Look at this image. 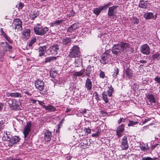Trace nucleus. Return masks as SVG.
<instances>
[{"instance_id": "c9c22d12", "label": "nucleus", "mask_w": 160, "mask_h": 160, "mask_svg": "<svg viewBox=\"0 0 160 160\" xmlns=\"http://www.w3.org/2000/svg\"><path fill=\"white\" fill-rule=\"evenodd\" d=\"M152 58L154 60H155L156 59L159 60L160 59V54L158 52H157L152 55Z\"/></svg>"}, {"instance_id": "49530a36", "label": "nucleus", "mask_w": 160, "mask_h": 160, "mask_svg": "<svg viewBox=\"0 0 160 160\" xmlns=\"http://www.w3.org/2000/svg\"><path fill=\"white\" fill-rule=\"evenodd\" d=\"M132 88H133L134 91H136L138 89L139 85L138 84L135 83L132 86Z\"/></svg>"}, {"instance_id": "0eeeda50", "label": "nucleus", "mask_w": 160, "mask_h": 160, "mask_svg": "<svg viewBox=\"0 0 160 160\" xmlns=\"http://www.w3.org/2000/svg\"><path fill=\"white\" fill-rule=\"evenodd\" d=\"M7 102L9 107L12 109H16L19 107L18 102L13 99H8Z\"/></svg>"}, {"instance_id": "a19ab883", "label": "nucleus", "mask_w": 160, "mask_h": 160, "mask_svg": "<svg viewBox=\"0 0 160 160\" xmlns=\"http://www.w3.org/2000/svg\"><path fill=\"white\" fill-rule=\"evenodd\" d=\"M113 91V88L112 87L109 88V89L108 90L107 92L109 97H111L112 95V93Z\"/></svg>"}, {"instance_id": "5701e85b", "label": "nucleus", "mask_w": 160, "mask_h": 160, "mask_svg": "<svg viewBox=\"0 0 160 160\" xmlns=\"http://www.w3.org/2000/svg\"><path fill=\"white\" fill-rule=\"evenodd\" d=\"M147 102H148L151 103L155 102V97L152 94H149L147 96Z\"/></svg>"}, {"instance_id": "680f3d73", "label": "nucleus", "mask_w": 160, "mask_h": 160, "mask_svg": "<svg viewBox=\"0 0 160 160\" xmlns=\"http://www.w3.org/2000/svg\"><path fill=\"white\" fill-rule=\"evenodd\" d=\"M151 120L150 118H145L144 121L142 122L143 124H144L148 122V121H150Z\"/></svg>"}, {"instance_id": "4468645a", "label": "nucleus", "mask_w": 160, "mask_h": 160, "mask_svg": "<svg viewBox=\"0 0 160 160\" xmlns=\"http://www.w3.org/2000/svg\"><path fill=\"white\" fill-rule=\"evenodd\" d=\"M122 142L120 146L122 150L127 149L128 148V145L127 141V138L124 136L122 139Z\"/></svg>"}, {"instance_id": "a211bd4d", "label": "nucleus", "mask_w": 160, "mask_h": 160, "mask_svg": "<svg viewBox=\"0 0 160 160\" xmlns=\"http://www.w3.org/2000/svg\"><path fill=\"white\" fill-rule=\"evenodd\" d=\"M52 137V132L49 130H46L44 133V139L46 142L51 140Z\"/></svg>"}, {"instance_id": "2f4dec72", "label": "nucleus", "mask_w": 160, "mask_h": 160, "mask_svg": "<svg viewBox=\"0 0 160 160\" xmlns=\"http://www.w3.org/2000/svg\"><path fill=\"white\" fill-rule=\"evenodd\" d=\"M4 134L6 140L9 142L12 136L10 134L9 132H7V131L4 132Z\"/></svg>"}, {"instance_id": "e433bc0d", "label": "nucleus", "mask_w": 160, "mask_h": 160, "mask_svg": "<svg viewBox=\"0 0 160 160\" xmlns=\"http://www.w3.org/2000/svg\"><path fill=\"white\" fill-rule=\"evenodd\" d=\"M101 132V129H98L96 132L92 134V136L93 137H98L100 135Z\"/></svg>"}, {"instance_id": "6e6d98bb", "label": "nucleus", "mask_w": 160, "mask_h": 160, "mask_svg": "<svg viewBox=\"0 0 160 160\" xmlns=\"http://www.w3.org/2000/svg\"><path fill=\"white\" fill-rule=\"evenodd\" d=\"M153 158L150 157H143L142 160H153Z\"/></svg>"}, {"instance_id": "f257e3e1", "label": "nucleus", "mask_w": 160, "mask_h": 160, "mask_svg": "<svg viewBox=\"0 0 160 160\" xmlns=\"http://www.w3.org/2000/svg\"><path fill=\"white\" fill-rule=\"evenodd\" d=\"M129 46V43L124 42H121L114 44L112 48V53L118 56L119 55L121 52L125 53L126 49Z\"/></svg>"}, {"instance_id": "c756f323", "label": "nucleus", "mask_w": 160, "mask_h": 160, "mask_svg": "<svg viewBox=\"0 0 160 160\" xmlns=\"http://www.w3.org/2000/svg\"><path fill=\"white\" fill-rule=\"evenodd\" d=\"M57 58L55 57H49L45 58V62L47 63L49 62H51L56 60Z\"/></svg>"}, {"instance_id": "e2e57ef3", "label": "nucleus", "mask_w": 160, "mask_h": 160, "mask_svg": "<svg viewBox=\"0 0 160 160\" xmlns=\"http://www.w3.org/2000/svg\"><path fill=\"white\" fill-rule=\"evenodd\" d=\"M78 62L79 63L77 64V63H78V62H77V61L75 60V67H78L80 66V65H81V62Z\"/></svg>"}, {"instance_id": "423d86ee", "label": "nucleus", "mask_w": 160, "mask_h": 160, "mask_svg": "<svg viewBox=\"0 0 160 160\" xmlns=\"http://www.w3.org/2000/svg\"><path fill=\"white\" fill-rule=\"evenodd\" d=\"M118 7V6L115 5L110 7L109 8L108 15L109 17L110 18L112 17L113 18L117 17V16L116 15V14L117 11L116 9Z\"/></svg>"}, {"instance_id": "dca6fc26", "label": "nucleus", "mask_w": 160, "mask_h": 160, "mask_svg": "<svg viewBox=\"0 0 160 160\" xmlns=\"http://www.w3.org/2000/svg\"><path fill=\"white\" fill-rule=\"evenodd\" d=\"M150 5V3L146 1H140L138 6L142 8L146 9Z\"/></svg>"}, {"instance_id": "052dcab7", "label": "nucleus", "mask_w": 160, "mask_h": 160, "mask_svg": "<svg viewBox=\"0 0 160 160\" xmlns=\"http://www.w3.org/2000/svg\"><path fill=\"white\" fill-rule=\"evenodd\" d=\"M80 112L82 114H85L87 112L86 109H81L80 110Z\"/></svg>"}, {"instance_id": "7c9ffc66", "label": "nucleus", "mask_w": 160, "mask_h": 160, "mask_svg": "<svg viewBox=\"0 0 160 160\" xmlns=\"http://www.w3.org/2000/svg\"><path fill=\"white\" fill-rule=\"evenodd\" d=\"M1 35L2 36L6 39L8 41L9 43L12 44L13 42V40L11 39L10 37H8L5 32L1 34Z\"/></svg>"}, {"instance_id": "ddd939ff", "label": "nucleus", "mask_w": 160, "mask_h": 160, "mask_svg": "<svg viewBox=\"0 0 160 160\" xmlns=\"http://www.w3.org/2000/svg\"><path fill=\"white\" fill-rule=\"evenodd\" d=\"M143 17L147 20H150L153 18L156 19L157 18V15L156 14L154 15L152 12H146L143 14Z\"/></svg>"}, {"instance_id": "20e7f679", "label": "nucleus", "mask_w": 160, "mask_h": 160, "mask_svg": "<svg viewBox=\"0 0 160 160\" xmlns=\"http://www.w3.org/2000/svg\"><path fill=\"white\" fill-rule=\"evenodd\" d=\"M111 50H107L102 55V58L100 60V62L103 64L108 63L111 59Z\"/></svg>"}, {"instance_id": "13d9d810", "label": "nucleus", "mask_w": 160, "mask_h": 160, "mask_svg": "<svg viewBox=\"0 0 160 160\" xmlns=\"http://www.w3.org/2000/svg\"><path fill=\"white\" fill-rule=\"evenodd\" d=\"M24 6V4L21 2H20L18 4V8L19 9H22Z\"/></svg>"}, {"instance_id": "79ce46f5", "label": "nucleus", "mask_w": 160, "mask_h": 160, "mask_svg": "<svg viewBox=\"0 0 160 160\" xmlns=\"http://www.w3.org/2000/svg\"><path fill=\"white\" fill-rule=\"evenodd\" d=\"M138 123V122L133 121L130 120L129 121V123L128 124V126L129 127L135 125Z\"/></svg>"}, {"instance_id": "39448f33", "label": "nucleus", "mask_w": 160, "mask_h": 160, "mask_svg": "<svg viewBox=\"0 0 160 160\" xmlns=\"http://www.w3.org/2000/svg\"><path fill=\"white\" fill-rule=\"evenodd\" d=\"M1 46L3 48V51L0 52L1 54V57L0 58V60L2 61L3 60L2 57L5 55V52L8 51V49H12V46L9 45L7 42H2L0 43Z\"/></svg>"}, {"instance_id": "603ef678", "label": "nucleus", "mask_w": 160, "mask_h": 160, "mask_svg": "<svg viewBox=\"0 0 160 160\" xmlns=\"http://www.w3.org/2000/svg\"><path fill=\"white\" fill-rule=\"evenodd\" d=\"M140 147L142 151H145L147 150V149H146V148L144 145L140 144Z\"/></svg>"}, {"instance_id": "de8ad7c7", "label": "nucleus", "mask_w": 160, "mask_h": 160, "mask_svg": "<svg viewBox=\"0 0 160 160\" xmlns=\"http://www.w3.org/2000/svg\"><path fill=\"white\" fill-rule=\"evenodd\" d=\"M4 122L3 120L0 121V132L4 128Z\"/></svg>"}, {"instance_id": "412c9836", "label": "nucleus", "mask_w": 160, "mask_h": 160, "mask_svg": "<svg viewBox=\"0 0 160 160\" xmlns=\"http://www.w3.org/2000/svg\"><path fill=\"white\" fill-rule=\"evenodd\" d=\"M48 48L47 46L46 45L40 47L38 48L39 56H41L44 55Z\"/></svg>"}, {"instance_id": "58836bf2", "label": "nucleus", "mask_w": 160, "mask_h": 160, "mask_svg": "<svg viewBox=\"0 0 160 160\" xmlns=\"http://www.w3.org/2000/svg\"><path fill=\"white\" fill-rule=\"evenodd\" d=\"M101 11L100 7L96 8L94 9L93 13L96 15L98 16L99 14Z\"/></svg>"}, {"instance_id": "4c0bfd02", "label": "nucleus", "mask_w": 160, "mask_h": 160, "mask_svg": "<svg viewBox=\"0 0 160 160\" xmlns=\"http://www.w3.org/2000/svg\"><path fill=\"white\" fill-rule=\"evenodd\" d=\"M119 70L117 67H115L114 68L113 74L112 76L113 77L116 78L117 77V75L118 74Z\"/></svg>"}, {"instance_id": "bb28decb", "label": "nucleus", "mask_w": 160, "mask_h": 160, "mask_svg": "<svg viewBox=\"0 0 160 160\" xmlns=\"http://www.w3.org/2000/svg\"><path fill=\"white\" fill-rule=\"evenodd\" d=\"M102 98L103 100L104 101L105 103H107L108 102V93L107 91H104L102 92Z\"/></svg>"}, {"instance_id": "bf43d9fd", "label": "nucleus", "mask_w": 160, "mask_h": 160, "mask_svg": "<svg viewBox=\"0 0 160 160\" xmlns=\"http://www.w3.org/2000/svg\"><path fill=\"white\" fill-rule=\"evenodd\" d=\"M125 120V119L123 118H120L118 121V124H120L121 122H124V121Z\"/></svg>"}, {"instance_id": "f704fd0d", "label": "nucleus", "mask_w": 160, "mask_h": 160, "mask_svg": "<svg viewBox=\"0 0 160 160\" xmlns=\"http://www.w3.org/2000/svg\"><path fill=\"white\" fill-rule=\"evenodd\" d=\"M84 71L83 70H81L79 72H75L73 74V76L75 77L82 76L83 74Z\"/></svg>"}, {"instance_id": "f03ea898", "label": "nucleus", "mask_w": 160, "mask_h": 160, "mask_svg": "<svg viewBox=\"0 0 160 160\" xmlns=\"http://www.w3.org/2000/svg\"><path fill=\"white\" fill-rule=\"evenodd\" d=\"M33 29L36 34L42 36L46 34L48 31V28L43 27L40 24L38 23L34 27Z\"/></svg>"}, {"instance_id": "9b49d317", "label": "nucleus", "mask_w": 160, "mask_h": 160, "mask_svg": "<svg viewBox=\"0 0 160 160\" xmlns=\"http://www.w3.org/2000/svg\"><path fill=\"white\" fill-rule=\"evenodd\" d=\"M32 126V123L30 121L28 122L25 127L23 131V133L24 135V138H26L29 133L30 131L31 127Z\"/></svg>"}, {"instance_id": "b1692460", "label": "nucleus", "mask_w": 160, "mask_h": 160, "mask_svg": "<svg viewBox=\"0 0 160 160\" xmlns=\"http://www.w3.org/2000/svg\"><path fill=\"white\" fill-rule=\"evenodd\" d=\"M78 28V24L74 23L68 28L67 31L69 32H72L75 31Z\"/></svg>"}, {"instance_id": "1a4fd4ad", "label": "nucleus", "mask_w": 160, "mask_h": 160, "mask_svg": "<svg viewBox=\"0 0 160 160\" xmlns=\"http://www.w3.org/2000/svg\"><path fill=\"white\" fill-rule=\"evenodd\" d=\"M140 52L143 54L148 55L150 53V48L147 44L141 46L140 48Z\"/></svg>"}, {"instance_id": "8fccbe9b", "label": "nucleus", "mask_w": 160, "mask_h": 160, "mask_svg": "<svg viewBox=\"0 0 160 160\" xmlns=\"http://www.w3.org/2000/svg\"><path fill=\"white\" fill-rule=\"evenodd\" d=\"M75 12H73V10H72L70 13L67 14V16L69 18L72 17L74 15Z\"/></svg>"}, {"instance_id": "a878e982", "label": "nucleus", "mask_w": 160, "mask_h": 160, "mask_svg": "<svg viewBox=\"0 0 160 160\" xmlns=\"http://www.w3.org/2000/svg\"><path fill=\"white\" fill-rule=\"evenodd\" d=\"M86 87L88 90H90L92 88V83L91 80L89 78H87L85 83Z\"/></svg>"}, {"instance_id": "72a5a7b5", "label": "nucleus", "mask_w": 160, "mask_h": 160, "mask_svg": "<svg viewBox=\"0 0 160 160\" xmlns=\"http://www.w3.org/2000/svg\"><path fill=\"white\" fill-rule=\"evenodd\" d=\"M112 5L111 2H108V3L105 4L103 6H102L100 7L101 10H106L109 6H111Z\"/></svg>"}, {"instance_id": "f8f14e48", "label": "nucleus", "mask_w": 160, "mask_h": 160, "mask_svg": "<svg viewBox=\"0 0 160 160\" xmlns=\"http://www.w3.org/2000/svg\"><path fill=\"white\" fill-rule=\"evenodd\" d=\"M14 25H15V29H17L18 31H20L22 29V22L20 19L18 18L15 19Z\"/></svg>"}, {"instance_id": "3c124183", "label": "nucleus", "mask_w": 160, "mask_h": 160, "mask_svg": "<svg viewBox=\"0 0 160 160\" xmlns=\"http://www.w3.org/2000/svg\"><path fill=\"white\" fill-rule=\"evenodd\" d=\"M129 47L126 49V52H127V51H129L131 53H133L134 52V50L132 48L130 47L129 43Z\"/></svg>"}, {"instance_id": "338daca9", "label": "nucleus", "mask_w": 160, "mask_h": 160, "mask_svg": "<svg viewBox=\"0 0 160 160\" xmlns=\"http://www.w3.org/2000/svg\"><path fill=\"white\" fill-rule=\"evenodd\" d=\"M24 92V93L27 95L28 96H30L32 95L31 93L27 91H25Z\"/></svg>"}, {"instance_id": "4be33fe9", "label": "nucleus", "mask_w": 160, "mask_h": 160, "mask_svg": "<svg viewBox=\"0 0 160 160\" xmlns=\"http://www.w3.org/2000/svg\"><path fill=\"white\" fill-rule=\"evenodd\" d=\"M31 31L29 29H27L23 31L22 37L25 39H28L30 37Z\"/></svg>"}, {"instance_id": "09e8293b", "label": "nucleus", "mask_w": 160, "mask_h": 160, "mask_svg": "<svg viewBox=\"0 0 160 160\" xmlns=\"http://www.w3.org/2000/svg\"><path fill=\"white\" fill-rule=\"evenodd\" d=\"M100 72L99 74L100 77L102 78H104L105 77V74L104 72L102 71H100Z\"/></svg>"}, {"instance_id": "9d476101", "label": "nucleus", "mask_w": 160, "mask_h": 160, "mask_svg": "<svg viewBox=\"0 0 160 160\" xmlns=\"http://www.w3.org/2000/svg\"><path fill=\"white\" fill-rule=\"evenodd\" d=\"M20 138L18 136H12L8 142V146L12 147L13 145L16 144L20 140Z\"/></svg>"}, {"instance_id": "0e129e2a", "label": "nucleus", "mask_w": 160, "mask_h": 160, "mask_svg": "<svg viewBox=\"0 0 160 160\" xmlns=\"http://www.w3.org/2000/svg\"><path fill=\"white\" fill-rule=\"evenodd\" d=\"M4 160H19L18 159L13 158L11 157H9V158H7L6 159H4Z\"/></svg>"}, {"instance_id": "864d4df0", "label": "nucleus", "mask_w": 160, "mask_h": 160, "mask_svg": "<svg viewBox=\"0 0 160 160\" xmlns=\"http://www.w3.org/2000/svg\"><path fill=\"white\" fill-rule=\"evenodd\" d=\"M154 80L160 85V77L157 76L154 78Z\"/></svg>"}, {"instance_id": "a18cd8bd", "label": "nucleus", "mask_w": 160, "mask_h": 160, "mask_svg": "<svg viewBox=\"0 0 160 160\" xmlns=\"http://www.w3.org/2000/svg\"><path fill=\"white\" fill-rule=\"evenodd\" d=\"M132 22L134 24H137L139 22V20L136 17H134L132 19Z\"/></svg>"}, {"instance_id": "2eb2a0df", "label": "nucleus", "mask_w": 160, "mask_h": 160, "mask_svg": "<svg viewBox=\"0 0 160 160\" xmlns=\"http://www.w3.org/2000/svg\"><path fill=\"white\" fill-rule=\"evenodd\" d=\"M62 43L64 47L70 46L71 44V38L70 37H66L62 40Z\"/></svg>"}, {"instance_id": "c03bdc74", "label": "nucleus", "mask_w": 160, "mask_h": 160, "mask_svg": "<svg viewBox=\"0 0 160 160\" xmlns=\"http://www.w3.org/2000/svg\"><path fill=\"white\" fill-rule=\"evenodd\" d=\"M38 16L37 13L34 12L32 14H30L29 15L30 17L32 20L36 18Z\"/></svg>"}, {"instance_id": "aec40b11", "label": "nucleus", "mask_w": 160, "mask_h": 160, "mask_svg": "<svg viewBox=\"0 0 160 160\" xmlns=\"http://www.w3.org/2000/svg\"><path fill=\"white\" fill-rule=\"evenodd\" d=\"M42 108L48 112H54L56 111V108L55 107L51 105L48 106L42 105Z\"/></svg>"}, {"instance_id": "7ed1b4c3", "label": "nucleus", "mask_w": 160, "mask_h": 160, "mask_svg": "<svg viewBox=\"0 0 160 160\" xmlns=\"http://www.w3.org/2000/svg\"><path fill=\"white\" fill-rule=\"evenodd\" d=\"M80 54L78 47L75 45L70 49L68 56L70 58H78L80 56Z\"/></svg>"}, {"instance_id": "393cba45", "label": "nucleus", "mask_w": 160, "mask_h": 160, "mask_svg": "<svg viewBox=\"0 0 160 160\" xmlns=\"http://www.w3.org/2000/svg\"><path fill=\"white\" fill-rule=\"evenodd\" d=\"M63 19L56 20L54 22L50 23L49 24V25L51 27H55L60 25L63 22Z\"/></svg>"}, {"instance_id": "5fc2aeb1", "label": "nucleus", "mask_w": 160, "mask_h": 160, "mask_svg": "<svg viewBox=\"0 0 160 160\" xmlns=\"http://www.w3.org/2000/svg\"><path fill=\"white\" fill-rule=\"evenodd\" d=\"M94 94H95V99L97 101H99L100 100V98L99 97L98 94L97 92H95L94 93Z\"/></svg>"}, {"instance_id": "f3484780", "label": "nucleus", "mask_w": 160, "mask_h": 160, "mask_svg": "<svg viewBox=\"0 0 160 160\" xmlns=\"http://www.w3.org/2000/svg\"><path fill=\"white\" fill-rule=\"evenodd\" d=\"M59 46L57 44H54L49 48V49L51 53L54 55L57 54L58 51L59 50Z\"/></svg>"}, {"instance_id": "6ab92c4d", "label": "nucleus", "mask_w": 160, "mask_h": 160, "mask_svg": "<svg viewBox=\"0 0 160 160\" xmlns=\"http://www.w3.org/2000/svg\"><path fill=\"white\" fill-rule=\"evenodd\" d=\"M124 130V125L122 124L119 126L116 130L117 134L118 137L121 136Z\"/></svg>"}, {"instance_id": "37998d69", "label": "nucleus", "mask_w": 160, "mask_h": 160, "mask_svg": "<svg viewBox=\"0 0 160 160\" xmlns=\"http://www.w3.org/2000/svg\"><path fill=\"white\" fill-rule=\"evenodd\" d=\"M50 76L52 78H54L57 76V73L55 71H50L49 73Z\"/></svg>"}, {"instance_id": "6e6552de", "label": "nucleus", "mask_w": 160, "mask_h": 160, "mask_svg": "<svg viewBox=\"0 0 160 160\" xmlns=\"http://www.w3.org/2000/svg\"><path fill=\"white\" fill-rule=\"evenodd\" d=\"M35 88L38 90L42 91L44 88V83L43 81L40 79H37L34 82Z\"/></svg>"}, {"instance_id": "cd10ccee", "label": "nucleus", "mask_w": 160, "mask_h": 160, "mask_svg": "<svg viewBox=\"0 0 160 160\" xmlns=\"http://www.w3.org/2000/svg\"><path fill=\"white\" fill-rule=\"evenodd\" d=\"M8 95L7 94L8 96H10L11 97L21 98L22 95L21 93L18 92H12L8 93Z\"/></svg>"}, {"instance_id": "4d7b16f0", "label": "nucleus", "mask_w": 160, "mask_h": 160, "mask_svg": "<svg viewBox=\"0 0 160 160\" xmlns=\"http://www.w3.org/2000/svg\"><path fill=\"white\" fill-rule=\"evenodd\" d=\"M84 131H85L86 133L88 134H89L91 133V129L89 128H85L84 129Z\"/></svg>"}, {"instance_id": "473e14b6", "label": "nucleus", "mask_w": 160, "mask_h": 160, "mask_svg": "<svg viewBox=\"0 0 160 160\" xmlns=\"http://www.w3.org/2000/svg\"><path fill=\"white\" fill-rule=\"evenodd\" d=\"M125 73L128 78L132 76V71L130 68H127L126 70Z\"/></svg>"}, {"instance_id": "774afa93", "label": "nucleus", "mask_w": 160, "mask_h": 160, "mask_svg": "<svg viewBox=\"0 0 160 160\" xmlns=\"http://www.w3.org/2000/svg\"><path fill=\"white\" fill-rule=\"evenodd\" d=\"M138 62L142 63H147V61L146 60H140V61H138Z\"/></svg>"}, {"instance_id": "69168bd1", "label": "nucleus", "mask_w": 160, "mask_h": 160, "mask_svg": "<svg viewBox=\"0 0 160 160\" xmlns=\"http://www.w3.org/2000/svg\"><path fill=\"white\" fill-rule=\"evenodd\" d=\"M4 106V104L2 103H0V112L2 111Z\"/></svg>"}, {"instance_id": "ea45409f", "label": "nucleus", "mask_w": 160, "mask_h": 160, "mask_svg": "<svg viewBox=\"0 0 160 160\" xmlns=\"http://www.w3.org/2000/svg\"><path fill=\"white\" fill-rule=\"evenodd\" d=\"M37 41L36 38L34 37L32 38L28 44L29 46V47H31L32 45L33 44L36 42Z\"/></svg>"}, {"instance_id": "c85d7f7f", "label": "nucleus", "mask_w": 160, "mask_h": 160, "mask_svg": "<svg viewBox=\"0 0 160 160\" xmlns=\"http://www.w3.org/2000/svg\"><path fill=\"white\" fill-rule=\"evenodd\" d=\"M94 69V67L93 66L88 65L86 69V75L87 76L89 77L92 70Z\"/></svg>"}]
</instances>
